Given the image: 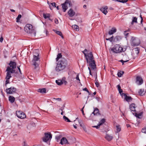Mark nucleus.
<instances>
[{"mask_svg":"<svg viewBox=\"0 0 146 146\" xmlns=\"http://www.w3.org/2000/svg\"><path fill=\"white\" fill-rule=\"evenodd\" d=\"M113 36H112L110 38H106V40H109L110 42H111L113 40Z\"/></svg>","mask_w":146,"mask_h":146,"instance_id":"42","label":"nucleus"},{"mask_svg":"<svg viewBox=\"0 0 146 146\" xmlns=\"http://www.w3.org/2000/svg\"><path fill=\"white\" fill-rule=\"evenodd\" d=\"M11 77H12V76H11V74L8 73L7 72V73L6 76V77H5V79H6V81L5 82V85L6 86L9 83V80L10 79V78H11Z\"/></svg>","mask_w":146,"mask_h":146,"instance_id":"14","label":"nucleus"},{"mask_svg":"<svg viewBox=\"0 0 146 146\" xmlns=\"http://www.w3.org/2000/svg\"><path fill=\"white\" fill-rule=\"evenodd\" d=\"M63 118L64 119L65 121L68 122H71L70 121L69 119L65 116H64L63 117Z\"/></svg>","mask_w":146,"mask_h":146,"instance_id":"41","label":"nucleus"},{"mask_svg":"<svg viewBox=\"0 0 146 146\" xmlns=\"http://www.w3.org/2000/svg\"><path fill=\"white\" fill-rule=\"evenodd\" d=\"M85 52H88V51L87 49H85L84 51H82L85 55L87 62L91 69L94 70L96 68V65L92 52H90L86 53Z\"/></svg>","mask_w":146,"mask_h":146,"instance_id":"1","label":"nucleus"},{"mask_svg":"<svg viewBox=\"0 0 146 146\" xmlns=\"http://www.w3.org/2000/svg\"><path fill=\"white\" fill-rule=\"evenodd\" d=\"M134 54H135L136 55H137L139 52V50L138 48L137 47L135 48L134 50H133Z\"/></svg>","mask_w":146,"mask_h":146,"instance_id":"27","label":"nucleus"},{"mask_svg":"<svg viewBox=\"0 0 146 146\" xmlns=\"http://www.w3.org/2000/svg\"><path fill=\"white\" fill-rule=\"evenodd\" d=\"M79 124L80 125V126L82 128L83 127V126H84V125H82V121L81 120H79L78 121Z\"/></svg>","mask_w":146,"mask_h":146,"instance_id":"45","label":"nucleus"},{"mask_svg":"<svg viewBox=\"0 0 146 146\" xmlns=\"http://www.w3.org/2000/svg\"><path fill=\"white\" fill-rule=\"evenodd\" d=\"M56 82L58 85H61L62 84V81L60 80H56Z\"/></svg>","mask_w":146,"mask_h":146,"instance_id":"31","label":"nucleus"},{"mask_svg":"<svg viewBox=\"0 0 146 146\" xmlns=\"http://www.w3.org/2000/svg\"><path fill=\"white\" fill-rule=\"evenodd\" d=\"M88 69L89 70V73H90V75H92V74H91V71L90 70V68L89 67H88Z\"/></svg>","mask_w":146,"mask_h":146,"instance_id":"62","label":"nucleus"},{"mask_svg":"<svg viewBox=\"0 0 146 146\" xmlns=\"http://www.w3.org/2000/svg\"><path fill=\"white\" fill-rule=\"evenodd\" d=\"M67 4V2H65L64 3L62 4V10L64 12H65L66 10L68 8Z\"/></svg>","mask_w":146,"mask_h":146,"instance_id":"16","label":"nucleus"},{"mask_svg":"<svg viewBox=\"0 0 146 146\" xmlns=\"http://www.w3.org/2000/svg\"><path fill=\"white\" fill-rule=\"evenodd\" d=\"M105 138L108 141H110L112 139L113 137L112 136L108 134H106L105 136Z\"/></svg>","mask_w":146,"mask_h":146,"instance_id":"20","label":"nucleus"},{"mask_svg":"<svg viewBox=\"0 0 146 146\" xmlns=\"http://www.w3.org/2000/svg\"><path fill=\"white\" fill-rule=\"evenodd\" d=\"M60 143L62 145L69 144L70 143L66 137H63L61 139Z\"/></svg>","mask_w":146,"mask_h":146,"instance_id":"11","label":"nucleus"},{"mask_svg":"<svg viewBox=\"0 0 146 146\" xmlns=\"http://www.w3.org/2000/svg\"><path fill=\"white\" fill-rule=\"evenodd\" d=\"M43 16L45 19H46L47 18H49L50 17V15L49 14H43Z\"/></svg>","mask_w":146,"mask_h":146,"instance_id":"34","label":"nucleus"},{"mask_svg":"<svg viewBox=\"0 0 146 146\" xmlns=\"http://www.w3.org/2000/svg\"><path fill=\"white\" fill-rule=\"evenodd\" d=\"M121 39V38L120 36H117L113 39V41L116 42L119 41Z\"/></svg>","mask_w":146,"mask_h":146,"instance_id":"28","label":"nucleus"},{"mask_svg":"<svg viewBox=\"0 0 146 146\" xmlns=\"http://www.w3.org/2000/svg\"><path fill=\"white\" fill-rule=\"evenodd\" d=\"M116 131L115 132L116 133H118L121 130V127L119 125H116Z\"/></svg>","mask_w":146,"mask_h":146,"instance_id":"23","label":"nucleus"},{"mask_svg":"<svg viewBox=\"0 0 146 146\" xmlns=\"http://www.w3.org/2000/svg\"><path fill=\"white\" fill-rule=\"evenodd\" d=\"M108 9V7L107 6L103 7H101L100 10L105 15H106L108 13L107 10Z\"/></svg>","mask_w":146,"mask_h":146,"instance_id":"15","label":"nucleus"},{"mask_svg":"<svg viewBox=\"0 0 146 146\" xmlns=\"http://www.w3.org/2000/svg\"><path fill=\"white\" fill-rule=\"evenodd\" d=\"M116 29L115 28L113 27L109 31L108 34L110 35H111L116 32Z\"/></svg>","mask_w":146,"mask_h":146,"instance_id":"21","label":"nucleus"},{"mask_svg":"<svg viewBox=\"0 0 146 146\" xmlns=\"http://www.w3.org/2000/svg\"><path fill=\"white\" fill-rule=\"evenodd\" d=\"M65 2H67V5L68 6V5H69V6H71L72 5V4L71 3V2L70 1L66 0Z\"/></svg>","mask_w":146,"mask_h":146,"instance_id":"43","label":"nucleus"},{"mask_svg":"<svg viewBox=\"0 0 146 146\" xmlns=\"http://www.w3.org/2000/svg\"><path fill=\"white\" fill-rule=\"evenodd\" d=\"M117 88H118V90H120V89H121V87L119 85H118L117 86Z\"/></svg>","mask_w":146,"mask_h":146,"instance_id":"58","label":"nucleus"},{"mask_svg":"<svg viewBox=\"0 0 146 146\" xmlns=\"http://www.w3.org/2000/svg\"><path fill=\"white\" fill-rule=\"evenodd\" d=\"M136 105L134 103H132L129 106V108L130 110L131 111H136Z\"/></svg>","mask_w":146,"mask_h":146,"instance_id":"17","label":"nucleus"},{"mask_svg":"<svg viewBox=\"0 0 146 146\" xmlns=\"http://www.w3.org/2000/svg\"><path fill=\"white\" fill-rule=\"evenodd\" d=\"M68 15L70 17H73L76 14L75 11L72 9H70L67 12Z\"/></svg>","mask_w":146,"mask_h":146,"instance_id":"13","label":"nucleus"},{"mask_svg":"<svg viewBox=\"0 0 146 146\" xmlns=\"http://www.w3.org/2000/svg\"><path fill=\"white\" fill-rule=\"evenodd\" d=\"M16 89L13 87H11L7 89L6 92L7 94H12L15 92Z\"/></svg>","mask_w":146,"mask_h":146,"instance_id":"8","label":"nucleus"},{"mask_svg":"<svg viewBox=\"0 0 146 146\" xmlns=\"http://www.w3.org/2000/svg\"><path fill=\"white\" fill-rule=\"evenodd\" d=\"M72 28L76 30V31L79 30V27L78 26L76 25H73L72 26Z\"/></svg>","mask_w":146,"mask_h":146,"instance_id":"30","label":"nucleus"},{"mask_svg":"<svg viewBox=\"0 0 146 146\" xmlns=\"http://www.w3.org/2000/svg\"><path fill=\"white\" fill-rule=\"evenodd\" d=\"M105 121V120L104 119H101V120L100 121L99 123V124L100 126L102 125L103 123H104Z\"/></svg>","mask_w":146,"mask_h":146,"instance_id":"36","label":"nucleus"},{"mask_svg":"<svg viewBox=\"0 0 146 146\" xmlns=\"http://www.w3.org/2000/svg\"><path fill=\"white\" fill-rule=\"evenodd\" d=\"M62 57V55L61 53H59L57 55V57L56 58V61H57L60 58Z\"/></svg>","mask_w":146,"mask_h":146,"instance_id":"38","label":"nucleus"},{"mask_svg":"<svg viewBox=\"0 0 146 146\" xmlns=\"http://www.w3.org/2000/svg\"><path fill=\"white\" fill-rule=\"evenodd\" d=\"M16 114L18 117L21 119H23L26 117L25 114L21 111H17Z\"/></svg>","mask_w":146,"mask_h":146,"instance_id":"9","label":"nucleus"},{"mask_svg":"<svg viewBox=\"0 0 146 146\" xmlns=\"http://www.w3.org/2000/svg\"><path fill=\"white\" fill-rule=\"evenodd\" d=\"M83 90L86 91L87 92H88V93H89V91L88 90V89H87V88H85L83 89Z\"/></svg>","mask_w":146,"mask_h":146,"instance_id":"59","label":"nucleus"},{"mask_svg":"<svg viewBox=\"0 0 146 146\" xmlns=\"http://www.w3.org/2000/svg\"><path fill=\"white\" fill-rule=\"evenodd\" d=\"M92 114H93L94 115H100L99 110L97 108H94V111L92 113Z\"/></svg>","mask_w":146,"mask_h":146,"instance_id":"22","label":"nucleus"},{"mask_svg":"<svg viewBox=\"0 0 146 146\" xmlns=\"http://www.w3.org/2000/svg\"><path fill=\"white\" fill-rule=\"evenodd\" d=\"M118 91L121 95L122 96V97H123L124 94H124L122 92L123 91L121 89H120V90H118Z\"/></svg>","mask_w":146,"mask_h":146,"instance_id":"44","label":"nucleus"},{"mask_svg":"<svg viewBox=\"0 0 146 146\" xmlns=\"http://www.w3.org/2000/svg\"><path fill=\"white\" fill-rule=\"evenodd\" d=\"M82 128L84 130V131H85V132H86L87 131L86 128L84 126H83Z\"/></svg>","mask_w":146,"mask_h":146,"instance_id":"60","label":"nucleus"},{"mask_svg":"<svg viewBox=\"0 0 146 146\" xmlns=\"http://www.w3.org/2000/svg\"><path fill=\"white\" fill-rule=\"evenodd\" d=\"M124 72L122 71H120L117 73V76L119 77H121L123 74Z\"/></svg>","mask_w":146,"mask_h":146,"instance_id":"35","label":"nucleus"},{"mask_svg":"<svg viewBox=\"0 0 146 146\" xmlns=\"http://www.w3.org/2000/svg\"><path fill=\"white\" fill-rule=\"evenodd\" d=\"M22 123H18L17 124L18 127H19V128H21L20 127L22 126Z\"/></svg>","mask_w":146,"mask_h":146,"instance_id":"51","label":"nucleus"},{"mask_svg":"<svg viewBox=\"0 0 146 146\" xmlns=\"http://www.w3.org/2000/svg\"><path fill=\"white\" fill-rule=\"evenodd\" d=\"M65 80L66 78L64 77H63L62 78V80H61V81H62V84L64 83L65 85L66 84L67 82Z\"/></svg>","mask_w":146,"mask_h":146,"instance_id":"37","label":"nucleus"},{"mask_svg":"<svg viewBox=\"0 0 146 146\" xmlns=\"http://www.w3.org/2000/svg\"><path fill=\"white\" fill-rule=\"evenodd\" d=\"M68 65L67 62L64 58H62L58 61L56 68L58 72L60 71L65 69Z\"/></svg>","mask_w":146,"mask_h":146,"instance_id":"2","label":"nucleus"},{"mask_svg":"<svg viewBox=\"0 0 146 146\" xmlns=\"http://www.w3.org/2000/svg\"><path fill=\"white\" fill-rule=\"evenodd\" d=\"M46 89L45 88L39 89L38 90V91L42 93H46Z\"/></svg>","mask_w":146,"mask_h":146,"instance_id":"24","label":"nucleus"},{"mask_svg":"<svg viewBox=\"0 0 146 146\" xmlns=\"http://www.w3.org/2000/svg\"><path fill=\"white\" fill-rule=\"evenodd\" d=\"M131 39L132 41L131 42V45L132 46H137L140 43L139 41L137 42L138 40H136L135 38L132 37Z\"/></svg>","mask_w":146,"mask_h":146,"instance_id":"10","label":"nucleus"},{"mask_svg":"<svg viewBox=\"0 0 146 146\" xmlns=\"http://www.w3.org/2000/svg\"><path fill=\"white\" fill-rule=\"evenodd\" d=\"M3 40V37L1 36L0 38V41L1 42H2Z\"/></svg>","mask_w":146,"mask_h":146,"instance_id":"57","label":"nucleus"},{"mask_svg":"<svg viewBox=\"0 0 146 146\" xmlns=\"http://www.w3.org/2000/svg\"><path fill=\"white\" fill-rule=\"evenodd\" d=\"M142 114V112H141L139 113H136L135 115L136 117H137L139 118H141V117Z\"/></svg>","mask_w":146,"mask_h":146,"instance_id":"32","label":"nucleus"},{"mask_svg":"<svg viewBox=\"0 0 146 146\" xmlns=\"http://www.w3.org/2000/svg\"><path fill=\"white\" fill-rule=\"evenodd\" d=\"M25 31L27 33L30 34L32 36L34 37L35 36L36 31L31 25L27 24L25 27Z\"/></svg>","mask_w":146,"mask_h":146,"instance_id":"4","label":"nucleus"},{"mask_svg":"<svg viewBox=\"0 0 146 146\" xmlns=\"http://www.w3.org/2000/svg\"><path fill=\"white\" fill-rule=\"evenodd\" d=\"M54 21L56 24H58V21L57 19H55L54 20Z\"/></svg>","mask_w":146,"mask_h":146,"instance_id":"52","label":"nucleus"},{"mask_svg":"<svg viewBox=\"0 0 146 146\" xmlns=\"http://www.w3.org/2000/svg\"><path fill=\"white\" fill-rule=\"evenodd\" d=\"M64 107H62L60 109V110L62 111H63V110L64 109Z\"/></svg>","mask_w":146,"mask_h":146,"instance_id":"63","label":"nucleus"},{"mask_svg":"<svg viewBox=\"0 0 146 146\" xmlns=\"http://www.w3.org/2000/svg\"><path fill=\"white\" fill-rule=\"evenodd\" d=\"M76 78L77 80H78L79 81V82L80 83V80L79 78V76H78V74H77L76 75Z\"/></svg>","mask_w":146,"mask_h":146,"instance_id":"47","label":"nucleus"},{"mask_svg":"<svg viewBox=\"0 0 146 146\" xmlns=\"http://www.w3.org/2000/svg\"><path fill=\"white\" fill-rule=\"evenodd\" d=\"M61 137V135H59L58 136H57L56 137V141L57 142H59V140L60 139V138Z\"/></svg>","mask_w":146,"mask_h":146,"instance_id":"40","label":"nucleus"},{"mask_svg":"<svg viewBox=\"0 0 146 146\" xmlns=\"http://www.w3.org/2000/svg\"><path fill=\"white\" fill-rule=\"evenodd\" d=\"M20 66H17V69H18V70H19V72L20 73V74H21V69H20Z\"/></svg>","mask_w":146,"mask_h":146,"instance_id":"54","label":"nucleus"},{"mask_svg":"<svg viewBox=\"0 0 146 146\" xmlns=\"http://www.w3.org/2000/svg\"><path fill=\"white\" fill-rule=\"evenodd\" d=\"M123 97L125 100L127 102H129L132 100V98L130 96H127L125 94H124Z\"/></svg>","mask_w":146,"mask_h":146,"instance_id":"19","label":"nucleus"},{"mask_svg":"<svg viewBox=\"0 0 146 146\" xmlns=\"http://www.w3.org/2000/svg\"><path fill=\"white\" fill-rule=\"evenodd\" d=\"M39 59V56H33L32 62L35 69H36L39 66L40 61Z\"/></svg>","mask_w":146,"mask_h":146,"instance_id":"6","label":"nucleus"},{"mask_svg":"<svg viewBox=\"0 0 146 146\" xmlns=\"http://www.w3.org/2000/svg\"><path fill=\"white\" fill-rule=\"evenodd\" d=\"M51 4L54 7H56V4H55V3H51Z\"/></svg>","mask_w":146,"mask_h":146,"instance_id":"56","label":"nucleus"},{"mask_svg":"<svg viewBox=\"0 0 146 146\" xmlns=\"http://www.w3.org/2000/svg\"><path fill=\"white\" fill-rule=\"evenodd\" d=\"M21 17V15H19L18 17L16 18V21L17 22H19L20 21V19Z\"/></svg>","mask_w":146,"mask_h":146,"instance_id":"39","label":"nucleus"},{"mask_svg":"<svg viewBox=\"0 0 146 146\" xmlns=\"http://www.w3.org/2000/svg\"><path fill=\"white\" fill-rule=\"evenodd\" d=\"M128 34L129 33H127V31H125L124 32V35H125L126 38Z\"/></svg>","mask_w":146,"mask_h":146,"instance_id":"48","label":"nucleus"},{"mask_svg":"<svg viewBox=\"0 0 146 146\" xmlns=\"http://www.w3.org/2000/svg\"><path fill=\"white\" fill-rule=\"evenodd\" d=\"M84 108V106L82 108V109L81 110V111H82V113L83 115H84V111H83V109Z\"/></svg>","mask_w":146,"mask_h":146,"instance_id":"61","label":"nucleus"},{"mask_svg":"<svg viewBox=\"0 0 146 146\" xmlns=\"http://www.w3.org/2000/svg\"><path fill=\"white\" fill-rule=\"evenodd\" d=\"M142 131L143 133H146V127L143 128L142 129Z\"/></svg>","mask_w":146,"mask_h":146,"instance_id":"46","label":"nucleus"},{"mask_svg":"<svg viewBox=\"0 0 146 146\" xmlns=\"http://www.w3.org/2000/svg\"><path fill=\"white\" fill-rule=\"evenodd\" d=\"M96 99H97V100H98V101H100V98H96Z\"/></svg>","mask_w":146,"mask_h":146,"instance_id":"64","label":"nucleus"},{"mask_svg":"<svg viewBox=\"0 0 146 146\" xmlns=\"http://www.w3.org/2000/svg\"><path fill=\"white\" fill-rule=\"evenodd\" d=\"M33 56H39L38 50H35L33 52Z\"/></svg>","mask_w":146,"mask_h":146,"instance_id":"26","label":"nucleus"},{"mask_svg":"<svg viewBox=\"0 0 146 146\" xmlns=\"http://www.w3.org/2000/svg\"><path fill=\"white\" fill-rule=\"evenodd\" d=\"M143 83V80L141 77L140 76H137L136 78V83L138 85H141Z\"/></svg>","mask_w":146,"mask_h":146,"instance_id":"12","label":"nucleus"},{"mask_svg":"<svg viewBox=\"0 0 146 146\" xmlns=\"http://www.w3.org/2000/svg\"><path fill=\"white\" fill-rule=\"evenodd\" d=\"M55 31L57 34L61 36L62 38H63L64 37L62 35V33L60 31Z\"/></svg>","mask_w":146,"mask_h":146,"instance_id":"33","label":"nucleus"},{"mask_svg":"<svg viewBox=\"0 0 146 146\" xmlns=\"http://www.w3.org/2000/svg\"><path fill=\"white\" fill-rule=\"evenodd\" d=\"M53 99L55 100H57L59 101H60L61 100V99L60 98H53Z\"/></svg>","mask_w":146,"mask_h":146,"instance_id":"49","label":"nucleus"},{"mask_svg":"<svg viewBox=\"0 0 146 146\" xmlns=\"http://www.w3.org/2000/svg\"><path fill=\"white\" fill-rule=\"evenodd\" d=\"M100 125H99L98 124V125L97 126H93V127H95L96 129H98L100 127Z\"/></svg>","mask_w":146,"mask_h":146,"instance_id":"53","label":"nucleus"},{"mask_svg":"<svg viewBox=\"0 0 146 146\" xmlns=\"http://www.w3.org/2000/svg\"><path fill=\"white\" fill-rule=\"evenodd\" d=\"M137 18L136 17H133V19L132 21L131 22V25H133L134 23H137Z\"/></svg>","mask_w":146,"mask_h":146,"instance_id":"29","label":"nucleus"},{"mask_svg":"<svg viewBox=\"0 0 146 146\" xmlns=\"http://www.w3.org/2000/svg\"><path fill=\"white\" fill-rule=\"evenodd\" d=\"M15 100V98L13 96H10L9 97V100L11 103L14 102Z\"/></svg>","mask_w":146,"mask_h":146,"instance_id":"25","label":"nucleus"},{"mask_svg":"<svg viewBox=\"0 0 146 146\" xmlns=\"http://www.w3.org/2000/svg\"><path fill=\"white\" fill-rule=\"evenodd\" d=\"M96 85L97 87H98L99 86V83L98 82L96 81V82H95Z\"/></svg>","mask_w":146,"mask_h":146,"instance_id":"55","label":"nucleus"},{"mask_svg":"<svg viewBox=\"0 0 146 146\" xmlns=\"http://www.w3.org/2000/svg\"><path fill=\"white\" fill-rule=\"evenodd\" d=\"M52 135L49 132L44 133V136L42 138L43 141L46 142L51 140L52 138Z\"/></svg>","mask_w":146,"mask_h":146,"instance_id":"7","label":"nucleus"},{"mask_svg":"<svg viewBox=\"0 0 146 146\" xmlns=\"http://www.w3.org/2000/svg\"><path fill=\"white\" fill-rule=\"evenodd\" d=\"M9 65V66L7 67L6 70L7 73L11 74L18 73V70L15 69L17 65L15 62L11 61Z\"/></svg>","mask_w":146,"mask_h":146,"instance_id":"3","label":"nucleus"},{"mask_svg":"<svg viewBox=\"0 0 146 146\" xmlns=\"http://www.w3.org/2000/svg\"><path fill=\"white\" fill-rule=\"evenodd\" d=\"M129 61V60H125V61H124L123 60H121L120 61V62H121L122 63H123V64L124 62H126Z\"/></svg>","mask_w":146,"mask_h":146,"instance_id":"50","label":"nucleus"},{"mask_svg":"<svg viewBox=\"0 0 146 146\" xmlns=\"http://www.w3.org/2000/svg\"><path fill=\"white\" fill-rule=\"evenodd\" d=\"M111 50L115 53H119L123 51V48L119 44L115 45L114 47L111 49Z\"/></svg>","mask_w":146,"mask_h":146,"instance_id":"5","label":"nucleus"},{"mask_svg":"<svg viewBox=\"0 0 146 146\" xmlns=\"http://www.w3.org/2000/svg\"><path fill=\"white\" fill-rule=\"evenodd\" d=\"M145 92L146 91L144 89H141L139 90L138 93L139 95L142 96L145 95Z\"/></svg>","mask_w":146,"mask_h":146,"instance_id":"18","label":"nucleus"}]
</instances>
